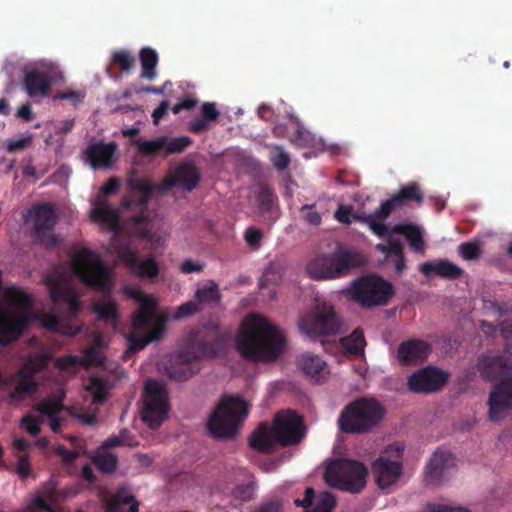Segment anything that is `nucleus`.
<instances>
[{"instance_id":"29","label":"nucleus","mask_w":512,"mask_h":512,"mask_svg":"<svg viewBox=\"0 0 512 512\" xmlns=\"http://www.w3.org/2000/svg\"><path fill=\"white\" fill-rule=\"evenodd\" d=\"M199 180L200 174L196 167L190 163H184L177 167L173 178L168 180L166 188L177 184L188 191H192L198 185Z\"/></svg>"},{"instance_id":"40","label":"nucleus","mask_w":512,"mask_h":512,"mask_svg":"<svg viewBox=\"0 0 512 512\" xmlns=\"http://www.w3.org/2000/svg\"><path fill=\"white\" fill-rule=\"evenodd\" d=\"M255 487L252 482L241 483L234 487L231 491L232 501L230 505L232 507H239L243 502L252 500L254 496Z\"/></svg>"},{"instance_id":"62","label":"nucleus","mask_w":512,"mask_h":512,"mask_svg":"<svg viewBox=\"0 0 512 512\" xmlns=\"http://www.w3.org/2000/svg\"><path fill=\"white\" fill-rule=\"evenodd\" d=\"M204 267H205L204 263H200V262L194 261L192 259H186L181 263L180 271L183 274L200 273L203 271Z\"/></svg>"},{"instance_id":"47","label":"nucleus","mask_w":512,"mask_h":512,"mask_svg":"<svg viewBox=\"0 0 512 512\" xmlns=\"http://www.w3.org/2000/svg\"><path fill=\"white\" fill-rule=\"evenodd\" d=\"M276 199L277 197L270 187L266 185L260 187L257 201L263 213L269 212L272 209Z\"/></svg>"},{"instance_id":"14","label":"nucleus","mask_w":512,"mask_h":512,"mask_svg":"<svg viewBox=\"0 0 512 512\" xmlns=\"http://www.w3.org/2000/svg\"><path fill=\"white\" fill-rule=\"evenodd\" d=\"M301 332L310 337L337 335L341 332V321L333 306L318 304L312 312L301 316L298 323Z\"/></svg>"},{"instance_id":"23","label":"nucleus","mask_w":512,"mask_h":512,"mask_svg":"<svg viewBox=\"0 0 512 512\" xmlns=\"http://www.w3.org/2000/svg\"><path fill=\"white\" fill-rule=\"evenodd\" d=\"M128 294L140 302V307L132 319L133 329L135 332H146L154 324L156 303L137 289L129 290Z\"/></svg>"},{"instance_id":"5","label":"nucleus","mask_w":512,"mask_h":512,"mask_svg":"<svg viewBox=\"0 0 512 512\" xmlns=\"http://www.w3.org/2000/svg\"><path fill=\"white\" fill-rule=\"evenodd\" d=\"M385 408L374 398H358L341 411L337 424L346 434H365L375 428L384 418Z\"/></svg>"},{"instance_id":"46","label":"nucleus","mask_w":512,"mask_h":512,"mask_svg":"<svg viewBox=\"0 0 512 512\" xmlns=\"http://www.w3.org/2000/svg\"><path fill=\"white\" fill-rule=\"evenodd\" d=\"M380 207L376 209L373 213L369 214L366 217V222L368 223L370 229L378 236H386L388 234V228L384 224V221L387 218L380 217Z\"/></svg>"},{"instance_id":"59","label":"nucleus","mask_w":512,"mask_h":512,"mask_svg":"<svg viewBox=\"0 0 512 512\" xmlns=\"http://www.w3.org/2000/svg\"><path fill=\"white\" fill-rule=\"evenodd\" d=\"M201 116L208 122H215L218 120L220 112L214 102H205L201 106Z\"/></svg>"},{"instance_id":"21","label":"nucleus","mask_w":512,"mask_h":512,"mask_svg":"<svg viewBox=\"0 0 512 512\" xmlns=\"http://www.w3.org/2000/svg\"><path fill=\"white\" fill-rule=\"evenodd\" d=\"M424 202V194L420 185L415 182H409L402 186L399 191L393 194L389 199L380 204L381 218H388L392 211L397 207H402L409 203H416L418 205Z\"/></svg>"},{"instance_id":"57","label":"nucleus","mask_w":512,"mask_h":512,"mask_svg":"<svg viewBox=\"0 0 512 512\" xmlns=\"http://www.w3.org/2000/svg\"><path fill=\"white\" fill-rule=\"evenodd\" d=\"M32 144V136L27 135L18 139H10L7 141L6 149L8 152L13 153L25 150Z\"/></svg>"},{"instance_id":"50","label":"nucleus","mask_w":512,"mask_h":512,"mask_svg":"<svg viewBox=\"0 0 512 512\" xmlns=\"http://www.w3.org/2000/svg\"><path fill=\"white\" fill-rule=\"evenodd\" d=\"M271 162L277 170L283 171L288 168L291 159L289 154L284 151L283 147L276 146L271 153Z\"/></svg>"},{"instance_id":"2","label":"nucleus","mask_w":512,"mask_h":512,"mask_svg":"<svg viewBox=\"0 0 512 512\" xmlns=\"http://www.w3.org/2000/svg\"><path fill=\"white\" fill-rule=\"evenodd\" d=\"M285 347L280 329L268 318L252 314L246 317L237 338L240 354L251 361H274Z\"/></svg>"},{"instance_id":"11","label":"nucleus","mask_w":512,"mask_h":512,"mask_svg":"<svg viewBox=\"0 0 512 512\" xmlns=\"http://www.w3.org/2000/svg\"><path fill=\"white\" fill-rule=\"evenodd\" d=\"M350 298L363 308L384 306L394 295L391 283L377 275L354 280L347 289Z\"/></svg>"},{"instance_id":"52","label":"nucleus","mask_w":512,"mask_h":512,"mask_svg":"<svg viewBox=\"0 0 512 512\" xmlns=\"http://www.w3.org/2000/svg\"><path fill=\"white\" fill-rule=\"evenodd\" d=\"M459 253L464 260H476L481 255V249L476 242H464L459 246Z\"/></svg>"},{"instance_id":"58","label":"nucleus","mask_w":512,"mask_h":512,"mask_svg":"<svg viewBox=\"0 0 512 512\" xmlns=\"http://www.w3.org/2000/svg\"><path fill=\"white\" fill-rule=\"evenodd\" d=\"M40 423L41 420L33 415H27L21 421L26 431L32 436H36L40 433Z\"/></svg>"},{"instance_id":"27","label":"nucleus","mask_w":512,"mask_h":512,"mask_svg":"<svg viewBox=\"0 0 512 512\" xmlns=\"http://www.w3.org/2000/svg\"><path fill=\"white\" fill-rule=\"evenodd\" d=\"M420 271L426 276L435 274L448 280L459 279L464 274V270L461 267L448 259L424 262L420 266Z\"/></svg>"},{"instance_id":"39","label":"nucleus","mask_w":512,"mask_h":512,"mask_svg":"<svg viewBox=\"0 0 512 512\" xmlns=\"http://www.w3.org/2000/svg\"><path fill=\"white\" fill-rule=\"evenodd\" d=\"M95 466L103 473H112L118 464V456L100 447L93 457Z\"/></svg>"},{"instance_id":"30","label":"nucleus","mask_w":512,"mask_h":512,"mask_svg":"<svg viewBox=\"0 0 512 512\" xmlns=\"http://www.w3.org/2000/svg\"><path fill=\"white\" fill-rule=\"evenodd\" d=\"M19 374L21 379L9 394V402L11 404H18L27 397L34 395L39 387L33 375L26 373L23 369L19 371Z\"/></svg>"},{"instance_id":"15","label":"nucleus","mask_w":512,"mask_h":512,"mask_svg":"<svg viewBox=\"0 0 512 512\" xmlns=\"http://www.w3.org/2000/svg\"><path fill=\"white\" fill-rule=\"evenodd\" d=\"M90 218L92 221L112 231L115 236L126 233L131 236L139 237L137 226L129 223L131 210L122 209L121 205L118 209H114L106 201H99L94 205Z\"/></svg>"},{"instance_id":"19","label":"nucleus","mask_w":512,"mask_h":512,"mask_svg":"<svg viewBox=\"0 0 512 512\" xmlns=\"http://www.w3.org/2000/svg\"><path fill=\"white\" fill-rule=\"evenodd\" d=\"M447 381L445 372L429 366L414 372L408 378V387L415 393H432L439 391Z\"/></svg>"},{"instance_id":"36","label":"nucleus","mask_w":512,"mask_h":512,"mask_svg":"<svg viewBox=\"0 0 512 512\" xmlns=\"http://www.w3.org/2000/svg\"><path fill=\"white\" fill-rule=\"evenodd\" d=\"M42 325L50 331L60 332L64 335L75 336L80 332V327L66 323L61 317L46 313L41 318Z\"/></svg>"},{"instance_id":"38","label":"nucleus","mask_w":512,"mask_h":512,"mask_svg":"<svg viewBox=\"0 0 512 512\" xmlns=\"http://www.w3.org/2000/svg\"><path fill=\"white\" fill-rule=\"evenodd\" d=\"M341 343L349 354L355 356L361 355L366 346L365 337L360 328L355 329L349 336L343 338Z\"/></svg>"},{"instance_id":"7","label":"nucleus","mask_w":512,"mask_h":512,"mask_svg":"<svg viewBox=\"0 0 512 512\" xmlns=\"http://www.w3.org/2000/svg\"><path fill=\"white\" fill-rule=\"evenodd\" d=\"M248 414L246 402L239 397H225L217 405L207 423L213 438L231 439L238 433Z\"/></svg>"},{"instance_id":"9","label":"nucleus","mask_w":512,"mask_h":512,"mask_svg":"<svg viewBox=\"0 0 512 512\" xmlns=\"http://www.w3.org/2000/svg\"><path fill=\"white\" fill-rule=\"evenodd\" d=\"M130 185L132 192L123 197L121 208L131 210L129 223L137 226L139 237L147 241H152L154 235L148 227V201L154 193L155 187L146 180H134Z\"/></svg>"},{"instance_id":"33","label":"nucleus","mask_w":512,"mask_h":512,"mask_svg":"<svg viewBox=\"0 0 512 512\" xmlns=\"http://www.w3.org/2000/svg\"><path fill=\"white\" fill-rule=\"evenodd\" d=\"M392 231L404 235L415 252H423L425 244L421 227L413 223H401L396 224Z\"/></svg>"},{"instance_id":"10","label":"nucleus","mask_w":512,"mask_h":512,"mask_svg":"<svg viewBox=\"0 0 512 512\" xmlns=\"http://www.w3.org/2000/svg\"><path fill=\"white\" fill-rule=\"evenodd\" d=\"M358 265L360 262L357 253L338 249L332 254L316 256L308 263L307 272L315 280L336 279L346 276Z\"/></svg>"},{"instance_id":"64","label":"nucleus","mask_w":512,"mask_h":512,"mask_svg":"<svg viewBox=\"0 0 512 512\" xmlns=\"http://www.w3.org/2000/svg\"><path fill=\"white\" fill-rule=\"evenodd\" d=\"M120 189V181L116 177H111L101 188V193L104 196L116 194Z\"/></svg>"},{"instance_id":"49","label":"nucleus","mask_w":512,"mask_h":512,"mask_svg":"<svg viewBox=\"0 0 512 512\" xmlns=\"http://www.w3.org/2000/svg\"><path fill=\"white\" fill-rule=\"evenodd\" d=\"M89 390L93 395V401L97 404H103L108 398L107 386L98 378L92 379Z\"/></svg>"},{"instance_id":"53","label":"nucleus","mask_w":512,"mask_h":512,"mask_svg":"<svg viewBox=\"0 0 512 512\" xmlns=\"http://www.w3.org/2000/svg\"><path fill=\"white\" fill-rule=\"evenodd\" d=\"M251 512H284V503L280 498H271L262 501Z\"/></svg>"},{"instance_id":"34","label":"nucleus","mask_w":512,"mask_h":512,"mask_svg":"<svg viewBox=\"0 0 512 512\" xmlns=\"http://www.w3.org/2000/svg\"><path fill=\"white\" fill-rule=\"evenodd\" d=\"M164 326V322L159 321L151 331H149L145 336L141 337L131 333L127 338L129 349L126 353L129 351L132 353L140 351L149 343L160 339L164 331Z\"/></svg>"},{"instance_id":"35","label":"nucleus","mask_w":512,"mask_h":512,"mask_svg":"<svg viewBox=\"0 0 512 512\" xmlns=\"http://www.w3.org/2000/svg\"><path fill=\"white\" fill-rule=\"evenodd\" d=\"M141 63L140 77L145 80H154L157 76L156 67L159 61L157 52L151 47H144L139 52Z\"/></svg>"},{"instance_id":"44","label":"nucleus","mask_w":512,"mask_h":512,"mask_svg":"<svg viewBox=\"0 0 512 512\" xmlns=\"http://www.w3.org/2000/svg\"><path fill=\"white\" fill-rule=\"evenodd\" d=\"M335 506V496L331 492L324 491L316 497L315 505L304 512H332Z\"/></svg>"},{"instance_id":"42","label":"nucleus","mask_w":512,"mask_h":512,"mask_svg":"<svg viewBox=\"0 0 512 512\" xmlns=\"http://www.w3.org/2000/svg\"><path fill=\"white\" fill-rule=\"evenodd\" d=\"M94 311L102 320L111 321L113 323L118 322V308L114 301L108 300L96 303L94 305Z\"/></svg>"},{"instance_id":"37","label":"nucleus","mask_w":512,"mask_h":512,"mask_svg":"<svg viewBox=\"0 0 512 512\" xmlns=\"http://www.w3.org/2000/svg\"><path fill=\"white\" fill-rule=\"evenodd\" d=\"M63 398L64 395L48 397L47 399H44L38 403L35 409L39 413L46 415L49 418L57 416L64 410L70 411L67 407L64 406Z\"/></svg>"},{"instance_id":"41","label":"nucleus","mask_w":512,"mask_h":512,"mask_svg":"<svg viewBox=\"0 0 512 512\" xmlns=\"http://www.w3.org/2000/svg\"><path fill=\"white\" fill-rule=\"evenodd\" d=\"M135 57L128 50H117L112 53L110 63L117 66L123 73H130L135 65Z\"/></svg>"},{"instance_id":"18","label":"nucleus","mask_w":512,"mask_h":512,"mask_svg":"<svg viewBox=\"0 0 512 512\" xmlns=\"http://www.w3.org/2000/svg\"><path fill=\"white\" fill-rule=\"evenodd\" d=\"M56 218L55 211L48 204L39 206L35 211L33 237L46 248L56 247L60 243L59 238L51 232L56 224Z\"/></svg>"},{"instance_id":"25","label":"nucleus","mask_w":512,"mask_h":512,"mask_svg":"<svg viewBox=\"0 0 512 512\" xmlns=\"http://www.w3.org/2000/svg\"><path fill=\"white\" fill-rule=\"evenodd\" d=\"M117 145L115 142L104 143L98 141L90 144L85 150V157L87 163L93 169L110 168L114 161V154Z\"/></svg>"},{"instance_id":"51","label":"nucleus","mask_w":512,"mask_h":512,"mask_svg":"<svg viewBox=\"0 0 512 512\" xmlns=\"http://www.w3.org/2000/svg\"><path fill=\"white\" fill-rule=\"evenodd\" d=\"M81 358V367L99 366L103 362L100 356V351L97 347H93L92 345L84 350V356Z\"/></svg>"},{"instance_id":"60","label":"nucleus","mask_w":512,"mask_h":512,"mask_svg":"<svg viewBox=\"0 0 512 512\" xmlns=\"http://www.w3.org/2000/svg\"><path fill=\"white\" fill-rule=\"evenodd\" d=\"M210 127V122H208L201 115L199 117H195L188 124V130L194 134H200L208 130Z\"/></svg>"},{"instance_id":"28","label":"nucleus","mask_w":512,"mask_h":512,"mask_svg":"<svg viewBox=\"0 0 512 512\" xmlns=\"http://www.w3.org/2000/svg\"><path fill=\"white\" fill-rule=\"evenodd\" d=\"M297 363L304 374L316 383L324 380L328 373L326 362L317 355L303 354L298 357Z\"/></svg>"},{"instance_id":"3","label":"nucleus","mask_w":512,"mask_h":512,"mask_svg":"<svg viewBox=\"0 0 512 512\" xmlns=\"http://www.w3.org/2000/svg\"><path fill=\"white\" fill-rule=\"evenodd\" d=\"M477 367L483 379L499 381L488 399L490 420L505 419L512 412V355L484 356L479 359Z\"/></svg>"},{"instance_id":"54","label":"nucleus","mask_w":512,"mask_h":512,"mask_svg":"<svg viewBox=\"0 0 512 512\" xmlns=\"http://www.w3.org/2000/svg\"><path fill=\"white\" fill-rule=\"evenodd\" d=\"M244 239L249 247L253 250H258L261 247L263 232L256 227H249L244 233Z\"/></svg>"},{"instance_id":"61","label":"nucleus","mask_w":512,"mask_h":512,"mask_svg":"<svg viewBox=\"0 0 512 512\" xmlns=\"http://www.w3.org/2000/svg\"><path fill=\"white\" fill-rule=\"evenodd\" d=\"M82 358L80 356L66 355L59 357L56 361V365L61 370H66L70 367L81 366Z\"/></svg>"},{"instance_id":"56","label":"nucleus","mask_w":512,"mask_h":512,"mask_svg":"<svg viewBox=\"0 0 512 512\" xmlns=\"http://www.w3.org/2000/svg\"><path fill=\"white\" fill-rule=\"evenodd\" d=\"M201 310L202 309L200 308L199 304L197 303V301L195 299L190 300V301H187V302L181 304L177 308L175 317L180 319V318L192 316Z\"/></svg>"},{"instance_id":"8","label":"nucleus","mask_w":512,"mask_h":512,"mask_svg":"<svg viewBox=\"0 0 512 512\" xmlns=\"http://www.w3.org/2000/svg\"><path fill=\"white\" fill-rule=\"evenodd\" d=\"M71 267L73 273L87 287L104 293L110 292L111 273L97 253L86 248L77 251L72 258Z\"/></svg>"},{"instance_id":"31","label":"nucleus","mask_w":512,"mask_h":512,"mask_svg":"<svg viewBox=\"0 0 512 512\" xmlns=\"http://www.w3.org/2000/svg\"><path fill=\"white\" fill-rule=\"evenodd\" d=\"M194 298L201 309L204 307L215 308L219 306L222 294L219 285L214 280H208L202 287L196 290Z\"/></svg>"},{"instance_id":"26","label":"nucleus","mask_w":512,"mask_h":512,"mask_svg":"<svg viewBox=\"0 0 512 512\" xmlns=\"http://www.w3.org/2000/svg\"><path fill=\"white\" fill-rule=\"evenodd\" d=\"M23 88L31 98L45 97L51 88V78L44 71H28L24 74Z\"/></svg>"},{"instance_id":"13","label":"nucleus","mask_w":512,"mask_h":512,"mask_svg":"<svg viewBox=\"0 0 512 512\" xmlns=\"http://www.w3.org/2000/svg\"><path fill=\"white\" fill-rule=\"evenodd\" d=\"M143 403L141 419L149 428H159L169 411L166 387L156 380H148L143 392Z\"/></svg>"},{"instance_id":"24","label":"nucleus","mask_w":512,"mask_h":512,"mask_svg":"<svg viewBox=\"0 0 512 512\" xmlns=\"http://www.w3.org/2000/svg\"><path fill=\"white\" fill-rule=\"evenodd\" d=\"M430 345L421 339H410L400 343L397 349V359L402 366L418 365L427 360Z\"/></svg>"},{"instance_id":"1","label":"nucleus","mask_w":512,"mask_h":512,"mask_svg":"<svg viewBox=\"0 0 512 512\" xmlns=\"http://www.w3.org/2000/svg\"><path fill=\"white\" fill-rule=\"evenodd\" d=\"M225 346V337L217 323L209 322L192 330L175 357L167 367V375L175 381H186L201 369L203 359L217 357Z\"/></svg>"},{"instance_id":"45","label":"nucleus","mask_w":512,"mask_h":512,"mask_svg":"<svg viewBox=\"0 0 512 512\" xmlns=\"http://www.w3.org/2000/svg\"><path fill=\"white\" fill-rule=\"evenodd\" d=\"M289 119L296 124V131L290 138V141L297 146H307L311 142V135L305 129L303 123L298 119L297 116L289 115Z\"/></svg>"},{"instance_id":"32","label":"nucleus","mask_w":512,"mask_h":512,"mask_svg":"<svg viewBox=\"0 0 512 512\" xmlns=\"http://www.w3.org/2000/svg\"><path fill=\"white\" fill-rule=\"evenodd\" d=\"M139 502L133 495L125 496L119 489L105 504L104 512H138Z\"/></svg>"},{"instance_id":"6","label":"nucleus","mask_w":512,"mask_h":512,"mask_svg":"<svg viewBox=\"0 0 512 512\" xmlns=\"http://www.w3.org/2000/svg\"><path fill=\"white\" fill-rule=\"evenodd\" d=\"M3 297L9 304L23 309L18 315L8 311L0 312V346H7L16 341L29 325L31 300L26 292L14 286L3 290Z\"/></svg>"},{"instance_id":"16","label":"nucleus","mask_w":512,"mask_h":512,"mask_svg":"<svg viewBox=\"0 0 512 512\" xmlns=\"http://www.w3.org/2000/svg\"><path fill=\"white\" fill-rule=\"evenodd\" d=\"M51 301L54 305L66 306L69 319L76 318L81 309L77 290L58 271H53L44 278Z\"/></svg>"},{"instance_id":"17","label":"nucleus","mask_w":512,"mask_h":512,"mask_svg":"<svg viewBox=\"0 0 512 512\" xmlns=\"http://www.w3.org/2000/svg\"><path fill=\"white\" fill-rule=\"evenodd\" d=\"M404 447L398 444L390 445L372 465L376 482L380 488H387L394 484L402 474V457Z\"/></svg>"},{"instance_id":"43","label":"nucleus","mask_w":512,"mask_h":512,"mask_svg":"<svg viewBox=\"0 0 512 512\" xmlns=\"http://www.w3.org/2000/svg\"><path fill=\"white\" fill-rule=\"evenodd\" d=\"M137 146L144 155H156L163 150L165 151L166 136L158 137L155 140H138Z\"/></svg>"},{"instance_id":"4","label":"nucleus","mask_w":512,"mask_h":512,"mask_svg":"<svg viewBox=\"0 0 512 512\" xmlns=\"http://www.w3.org/2000/svg\"><path fill=\"white\" fill-rule=\"evenodd\" d=\"M305 435L303 418L297 413L286 411L276 414L273 426L262 423L250 437V446L262 453H271L275 444L291 446L301 442Z\"/></svg>"},{"instance_id":"22","label":"nucleus","mask_w":512,"mask_h":512,"mask_svg":"<svg viewBox=\"0 0 512 512\" xmlns=\"http://www.w3.org/2000/svg\"><path fill=\"white\" fill-rule=\"evenodd\" d=\"M454 466L455 458L452 453L437 450L426 466L424 479L426 485L438 486L443 483Z\"/></svg>"},{"instance_id":"63","label":"nucleus","mask_w":512,"mask_h":512,"mask_svg":"<svg viewBox=\"0 0 512 512\" xmlns=\"http://www.w3.org/2000/svg\"><path fill=\"white\" fill-rule=\"evenodd\" d=\"M56 453L63 459L65 463H73L79 456V451H69L63 445L56 447Z\"/></svg>"},{"instance_id":"55","label":"nucleus","mask_w":512,"mask_h":512,"mask_svg":"<svg viewBox=\"0 0 512 512\" xmlns=\"http://www.w3.org/2000/svg\"><path fill=\"white\" fill-rule=\"evenodd\" d=\"M353 210V206L341 204L334 212V218L342 224L349 225L352 223L353 219H358V217L353 214Z\"/></svg>"},{"instance_id":"20","label":"nucleus","mask_w":512,"mask_h":512,"mask_svg":"<svg viewBox=\"0 0 512 512\" xmlns=\"http://www.w3.org/2000/svg\"><path fill=\"white\" fill-rule=\"evenodd\" d=\"M117 252L122 261L140 278H155L159 275L160 267L154 258L139 259L137 251L128 243L116 245Z\"/></svg>"},{"instance_id":"48","label":"nucleus","mask_w":512,"mask_h":512,"mask_svg":"<svg viewBox=\"0 0 512 512\" xmlns=\"http://www.w3.org/2000/svg\"><path fill=\"white\" fill-rule=\"evenodd\" d=\"M192 144V140L188 136H180L172 139L166 137V154H174L183 152L187 147Z\"/></svg>"},{"instance_id":"12","label":"nucleus","mask_w":512,"mask_h":512,"mask_svg":"<svg viewBox=\"0 0 512 512\" xmlns=\"http://www.w3.org/2000/svg\"><path fill=\"white\" fill-rule=\"evenodd\" d=\"M368 471L365 465L356 460L337 459L325 471L326 482L342 491L359 493L366 484Z\"/></svg>"}]
</instances>
